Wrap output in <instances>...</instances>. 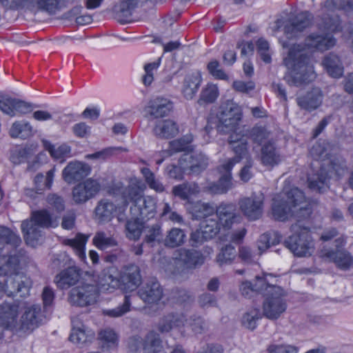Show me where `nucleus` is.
<instances>
[{
  "label": "nucleus",
  "instance_id": "obj_57",
  "mask_svg": "<svg viewBox=\"0 0 353 353\" xmlns=\"http://www.w3.org/2000/svg\"><path fill=\"white\" fill-rule=\"evenodd\" d=\"M270 132L265 128L256 126L254 127L250 132V137L252 140L258 144H265L268 143L270 139Z\"/></svg>",
  "mask_w": 353,
  "mask_h": 353
},
{
  "label": "nucleus",
  "instance_id": "obj_6",
  "mask_svg": "<svg viewBox=\"0 0 353 353\" xmlns=\"http://www.w3.org/2000/svg\"><path fill=\"white\" fill-rule=\"evenodd\" d=\"M21 238L9 228L0 226V274L12 272L19 265L17 248Z\"/></svg>",
  "mask_w": 353,
  "mask_h": 353
},
{
  "label": "nucleus",
  "instance_id": "obj_45",
  "mask_svg": "<svg viewBox=\"0 0 353 353\" xmlns=\"http://www.w3.org/2000/svg\"><path fill=\"white\" fill-rule=\"evenodd\" d=\"M185 234L180 228H173L168 232L165 239V245L170 248H176L183 245L185 242Z\"/></svg>",
  "mask_w": 353,
  "mask_h": 353
},
{
  "label": "nucleus",
  "instance_id": "obj_28",
  "mask_svg": "<svg viewBox=\"0 0 353 353\" xmlns=\"http://www.w3.org/2000/svg\"><path fill=\"white\" fill-rule=\"evenodd\" d=\"M260 160L263 165L270 168L281 163L283 157L274 141H269L263 145Z\"/></svg>",
  "mask_w": 353,
  "mask_h": 353
},
{
  "label": "nucleus",
  "instance_id": "obj_31",
  "mask_svg": "<svg viewBox=\"0 0 353 353\" xmlns=\"http://www.w3.org/2000/svg\"><path fill=\"white\" fill-rule=\"evenodd\" d=\"M274 279L272 274H264L262 276H256L255 283L244 281L240 285V291L243 296L250 297L255 292L264 293L265 287L270 284L271 279Z\"/></svg>",
  "mask_w": 353,
  "mask_h": 353
},
{
  "label": "nucleus",
  "instance_id": "obj_58",
  "mask_svg": "<svg viewBox=\"0 0 353 353\" xmlns=\"http://www.w3.org/2000/svg\"><path fill=\"white\" fill-rule=\"evenodd\" d=\"M141 172L146 183L151 189L157 192H162L164 191L163 185L155 178L154 174L148 168H143L141 170Z\"/></svg>",
  "mask_w": 353,
  "mask_h": 353
},
{
  "label": "nucleus",
  "instance_id": "obj_1",
  "mask_svg": "<svg viewBox=\"0 0 353 353\" xmlns=\"http://www.w3.org/2000/svg\"><path fill=\"white\" fill-rule=\"evenodd\" d=\"M272 214L275 219L281 221L292 216L298 219L297 223L291 227L292 234L285 241L286 248L294 255L306 257L314 252V241L310 230L301 223V219L311 214L310 204L301 190L293 188L276 195L273 199Z\"/></svg>",
  "mask_w": 353,
  "mask_h": 353
},
{
  "label": "nucleus",
  "instance_id": "obj_48",
  "mask_svg": "<svg viewBox=\"0 0 353 353\" xmlns=\"http://www.w3.org/2000/svg\"><path fill=\"white\" fill-rule=\"evenodd\" d=\"M32 133V127L30 123L27 121L14 122L10 130V136L14 138H26L30 136Z\"/></svg>",
  "mask_w": 353,
  "mask_h": 353
},
{
  "label": "nucleus",
  "instance_id": "obj_27",
  "mask_svg": "<svg viewBox=\"0 0 353 353\" xmlns=\"http://www.w3.org/2000/svg\"><path fill=\"white\" fill-rule=\"evenodd\" d=\"M217 221L222 229L229 230L239 216L236 206L232 203H221L216 209Z\"/></svg>",
  "mask_w": 353,
  "mask_h": 353
},
{
  "label": "nucleus",
  "instance_id": "obj_36",
  "mask_svg": "<svg viewBox=\"0 0 353 353\" xmlns=\"http://www.w3.org/2000/svg\"><path fill=\"white\" fill-rule=\"evenodd\" d=\"M192 141L191 135L185 137L183 139H176L170 143V148L168 150H164L159 153L161 158L157 159L156 162L157 164H161L164 158L171 156L174 152L188 150L191 149L190 143Z\"/></svg>",
  "mask_w": 353,
  "mask_h": 353
},
{
  "label": "nucleus",
  "instance_id": "obj_5",
  "mask_svg": "<svg viewBox=\"0 0 353 353\" xmlns=\"http://www.w3.org/2000/svg\"><path fill=\"white\" fill-rule=\"evenodd\" d=\"M144 184L137 178H132L128 186L117 183L112 187V194L121 196L126 201V208L129 202L132 203L130 214L133 218L146 221L154 217L157 212L155 199L150 196H143Z\"/></svg>",
  "mask_w": 353,
  "mask_h": 353
},
{
  "label": "nucleus",
  "instance_id": "obj_52",
  "mask_svg": "<svg viewBox=\"0 0 353 353\" xmlns=\"http://www.w3.org/2000/svg\"><path fill=\"white\" fill-rule=\"evenodd\" d=\"M161 62V59L159 58L156 61L148 63L144 65V74L142 76V82L146 85H150L154 81V76Z\"/></svg>",
  "mask_w": 353,
  "mask_h": 353
},
{
  "label": "nucleus",
  "instance_id": "obj_4",
  "mask_svg": "<svg viewBox=\"0 0 353 353\" xmlns=\"http://www.w3.org/2000/svg\"><path fill=\"white\" fill-rule=\"evenodd\" d=\"M332 145L325 141L320 140L315 143L310 150L312 158L322 161L320 172L308 177V187L314 191L323 192L328 187V179L340 178L346 169L344 161L332 155Z\"/></svg>",
  "mask_w": 353,
  "mask_h": 353
},
{
  "label": "nucleus",
  "instance_id": "obj_10",
  "mask_svg": "<svg viewBox=\"0 0 353 353\" xmlns=\"http://www.w3.org/2000/svg\"><path fill=\"white\" fill-rule=\"evenodd\" d=\"M17 269L10 273L8 277L0 279V300L5 296H13L19 294L20 296H26L29 294L32 282L27 276L17 273Z\"/></svg>",
  "mask_w": 353,
  "mask_h": 353
},
{
  "label": "nucleus",
  "instance_id": "obj_63",
  "mask_svg": "<svg viewBox=\"0 0 353 353\" xmlns=\"http://www.w3.org/2000/svg\"><path fill=\"white\" fill-rule=\"evenodd\" d=\"M256 46L258 52L262 60L266 63H270L271 56L269 52L270 46L268 42L263 39H259L257 41Z\"/></svg>",
  "mask_w": 353,
  "mask_h": 353
},
{
  "label": "nucleus",
  "instance_id": "obj_11",
  "mask_svg": "<svg viewBox=\"0 0 353 353\" xmlns=\"http://www.w3.org/2000/svg\"><path fill=\"white\" fill-rule=\"evenodd\" d=\"M340 8L347 11L353 9V1L347 0L346 3H343L338 6L333 0H327L322 8L323 17L319 23L320 28L332 33L342 30L339 16L334 14V12Z\"/></svg>",
  "mask_w": 353,
  "mask_h": 353
},
{
  "label": "nucleus",
  "instance_id": "obj_43",
  "mask_svg": "<svg viewBox=\"0 0 353 353\" xmlns=\"http://www.w3.org/2000/svg\"><path fill=\"white\" fill-rule=\"evenodd\" d=\"M55 171V168H53L48 171L46 176L41 173L37 174L34 178V185L37 193L41 194L43 190L50 189L52 187Z\"/></svg>",
  "mask_w": 353,
  "mask_h": 353
},
{
  "label": "nucleus",
  "instance_id": "obj_12",
  "mask_svg": "<svg viewBox=\"0 0 353 353\" xmlns=\"http://www.w3.org/2000/svg\"><path fill=\"white\" fill-rule=\"evenodd\" d=\"M115 196V194H114ZM119 196V195H116ZM121 203L114 205V203L107 199L100 200L95 208V216L101 223L110 221L114 215H117L118 219L121 220V216L126 210V201L121 196Z\"/></svg>",
  "mask_w": 353,
  "mask_h": 353
},
{
  "label": "nucleus",
  "instance_id": "obj_41",
  "mask_svg": "<svg viewBox=\"0 0 353 353\" xmlns=\"http://www.w3.org/2000/svg\"><path fill=\"white\" fill-rule=\"evenodd\" d=\"M154 134L163 138H170L176 135L178 128L176 123L170 119L159 121L154 128Z\"/></svg>",
  "mask_w": 353,
  "mask_h": 353
},
{
  "label": "nucleus",
  "instance_id": "obj_59",
  "mask_svg": "<svg viewBox=\"0 0 353 353\" xmlns=\"http://www.w3.org/2000/svg\"><path fill=\"white\" fill-rule=\"evenodd\" d=\"M161 216L166 220L174 223L181 224L183 222V216L177 212L172 210L168 203H164Z\"/></svg>",
  "mask_w": 353,
  "mask_h": 353
},
{
  "label": "nucleus",
  "instance_id": "obj_49",
  "mask_svg": "<svg viewBox=\"0 0 353 353\" xmlns=\"http://www.w3.org/2000/svg\"><path fill=\"white\" fill-rule=\"evenodd\" d=\"M214 208L209 203L197 202L192 208L191 213L196 219H209L213 215Z\"/></svg>",
  "mask_w": 353,
  "mask_h": 353
},
{
  "label": "nucleus",
  "instance_id": "obj_3",
  "mask_svg": "<svg viewBox=\"0 0 353 353\" xmlns=\"http://www.w3.org/2000/svg\"><path fill=\"white\" fill-rule=\"evenodd\" d=\"M218 123L216 125L217 130L224 133H230L229 143L231 145L236 157L229 160L226 163L221 165L219 172L224 171L219 185H213L212 190L215 192H224L230 186V170L232 165L239 160V157H244L248 154V137L245 130L240 125L239 121L241 114L239 107L232 101L223 103L216 114Z\"/></svg>",
  "mask_w": 353,
  "mask_h": 353
},
{
  "label": "nucleus",
  "instance_id": "obj_61",
  "mask_svg": "<svg viewBox=\"0 0 353 353\" xmlns=\"http://www.w3.org/2000/svg\"><path fill=\"white\" fill-rule=\"evenodd\" d=\"M190 326L196 334L202 333L207 329V324L200 316H194L190 320L188 319L186 326Z\"/></svg>",
  "mask_w": 353,
  "mask_h": 353
},
{
  "label": "nucleus",
  "instance_id": "obj_32",
  "mask_svg": "<svg viewBox=\"0 0 353 353\" xmlns=\"http://www.w3.org/2000/svg\"><path fill=\"white\" fill-rule=\"evenodd\" d=\"M139 297L148 304L157 303L163 296V290L159 282L151 281L138 292Z\"/></svg>",
  "mask_w": 353,
  "mask_h": 353
},
{
  "label": "nucleus",
  "instance_id": "obj_21",
  "mask_svg": "<svg viewBox=\"0 0 353 353\" xmlns=\"http://www.w3.org/2000/svg\"><path fill=\"white\" fill-rule=\"evenodd\" d=\"M90 165L80 161H72L63 170L62 177L68 183L79 181L90 174Z\"/></svg>",
  "mask_w": 353,
  "mask_h": 353
},
{
  "label": "nucleus",
  "instance_id": "obj_46",
  "mask_svg": "<svg viewBox=\"0 0 353 353\" xmlns=\"http://www.w3.org/2000/svg\"><path fill=\"white\" fill-rule=\"evenodd\" d=\"M43 144L45 149L48 151L50 155L54 159H61L68 157L71 152L70 147L67 144L55 145L47 140H43Z\"/></svg>",
  "mask_w": 353,
  "mask_h": 353
},
{
  "label": "nucleus",
  "instance_id": "obj_50",
  "mask_svg": "<svg viewBox=\"0 0 353 353\" xmlns=\"http://www.w3.org/2000/svg\"><path fill=\"white\" fill-rule=\"evenodd\" d=\"M92 243L98 249L103 250L115 246L117 241L112 236L108 235L104 232H97L92 239Z\"/></svg>",
  "mask_w": 353,
  "mask_h": 353
},
{
  "label": "nucleus",
  "instance_id": "obj_62",
  "mask_svg": "<svg viewBox=\"0 0 353 353\" xmlns=\"http://www.w3.org/2000/svg\"><path fill=\"white\" fill-rule=\"evenodd\" d=\"M48 205L57 213L61 212L65 209L64 201L60 196L56 194H50L46 198Z\"/></svg>",
  "mask_w": 353,
  "mask_h": 353
},
{
  "label": "nucleus",
  "instance_id": "obj_19",
  "mask_svg": "<svg viewBox=\"0 0 353 353\" xmlns=\"http://www.w3.org/2000/svg\"><path fill=\"white\" fill-rule=\"evenodd\" d=\"M187 323L188 319L183 312H171L160 319L157 324V329L162 334L174 330L182 332Z\"/></svg>",
  "mask_w": 353,
  "mask_h": 353
},
{
  "label": "nucleus",
  "instance_id": "obj_29",
  "mask_svg": "<svg viewBox=\"0 0 353 353\" xmlns=\"http://www.w3.org/2000/svg\"><path fill=\"white\" fill-rule=\"evenodd\" d=\"M174 259L176 263L182 264L187 268L201 265L204 262V257L199 252L183 248L176 251Z\"/></svg>",
  "mask_w": 353,
  "mask_h": 353
},
{
  "label": "nucleus",
  "instance_id": "obj_37",
  "mask_svg": "<svg viewBox=\"0 0 353 353\" xmlns=\"http://www.w3.org/2000/svg\"><path fill=\"white\" fill-rule=\"evenodd\" d=\"M143 353H165L159 334L151 331L145 336L143 343Z\"/></svg>",
  "mask_w": 353,
  "mask_h": 353
},
{
  "label": "nucleus",
  "instance_id": "obj_64",
  "mask_svg": "<svg viewBox=\"0 0 353 353\" xmlns=\"http://www.w3.org/2000/svg\"><path fill=\"white\" fill-rule=\"evenodd\" d=\"M15 116L23 115L30 113L35 108V105L30 103H27L20 100H15L14 105Z\"/></svg>",
  "mask_w": 353,
  "mask_h": 353
},
{
  "label": "nucleus",
  "instance_id": "obj_55",
  "mask_svg": "<svg viewBox=\"0 0 353 353\" xmlns=\"http://www.w3.org/2000/svg\"><path fill=\"white\" fill-rule=\"evenodd\" d=\"M262 314L260 310L256 308L251 309L246 312L242 317L243 325L250 330H254L256 327L257 321L261 319Z\"/></svg>",
  "mask_w": 353,
  "mask_h": 353
},
{
  "label": "nucleus",
  "instance_id": "obj_18",
  "mask_svg": "<svg viewBox=\"0 0 353 353\" xmlns=\"http://www.w3.org/2000/svg\"><path fill=\"white\" fill-rule=\"evenodd\" d=\"M63 0H13L17 7L26 8L32 12L43 11L54 14L59 10Z\"/></svg>",
  "mask_w": 353,
  "mask_h": 353
},
{
  "label": "nucleus",
  "instance_id": "obj_60",
  "mask_svg": "<svg viewBox=\"0 0 353 353\" xmlns=\"http://www.w3.org/2000/svg\"><path fill=\"white\" fill-rule=\"evenodd\" d=\"M207 69L209 73L216 79L227 80L228 79L227 74L221 68L220 63L216 59H213L208 63Z\"/></svg>",
  "mask_w": 353,
  "mask_h": 353
},
{
  "label": "nucleus",
  "instance_id": "obj_24",
  "mask_svg": "<svg viewBox=\"0 0 353 353\" xmlns=\"http://www.w3.org/2000/svg\"><path fill=\"white\" fill-rule=\"evenodd\" d=\"M121 286L125 291L136 290L141 283L139 268L136 265H130L124 268L119 277Z\"/></svg>",
  "mask_w": 353,
  "mask_h": 353
},
{
  "label": "nucleus",
  "instance_id": "obj_20",
  "mask_svg": "<svg viewBox=\"0 0 353 353\" xmlns=\"http://www.w3.org/2000/svg\"><path fill=\"white\" fill-rule=\"evenodd\" d=\"M94 285L97 286L99 291L112 292L120 288L121 281L118 278L117 270L114 267H109L103 269L94 279Z\"/></svg>",
  "mask_w": 353,
  "mask_h": 353
},
{
  "label": "nucleus",
  "instance_id": "obj_25",
  "mask_svg": "<svg viewBox=\"0 0 353 353\" xmlns=\"http://www.w3.org/2000/svg\"><path fill=\"white\" fill-rule=\"evenodd\" d=\"M236 157V154H235V157L234 158H230V159H228L227 160H225V161H223V163H221L216 168V172L219 174V181L217 183H212L211 184H210L208 187V190L212 193V194H224V193H226L231 188H232V173H230V176H231V178H230V188L224 192H213L212 190V187L213 185H219L220 183V180H221V176H223V174H224V171L223 172H219V168L221 166V165L224 164V163H226L230 159H234ZM245 159L247 160V165H245L241 170V172H240V177H241V179L242 181H243L244 182H247L253 176L252 174V172H251V168L253 165V161L252 159H251L250 154H249V152L248 151V154L246 156H245L244 157H241V159L239 158V160L238 161H236L233 165L232 168L234 167V165L239 163L241 159ZM232 169V168H231ZM232 170H230V172H231Z\"/></svg>",
  "mask_w": 353,
  "mask_h": 353
},
{
  "label": "nucleus",
  "instance_id": "obj_56",
  "mask_svg": "<svg viewBox=\"0 0 353 353\" xmlns=\"http://www.w3.org/2000/svg\"><path fill=\"white\" fill-rule=\"evenodd\" d=\"M130 296H125L122 305L113 309L104 310L103 313L104 315L112 318H118L128 312L130 310Z\"/></svg>",
  "mask_w": 353,
  "mask_h": 353
},
{
  "label": "nucleus",
  "instance_id": "obj_16",
  "mask_svg": "<svg viewBox=\"0 0 353 353\" xmlns=\"http://www.w3.org/2000/svg\"><path fill=\"white\" fill-rule=\"evenodd\" d=\"M312 16L309 12H302L290 17L284 24V33L287 39L296 38L301 32L312 24Z\"/></svg>",
  "mask_w": 353,
  "mask_h": 353
},
{
  "label": "nucleus",
  "instance_id": "obj_42",
  "mask_svg": "<svg viewBox=\"0 0 353 353\" xmlns=\"http://www.w3.org/2000/svg\"><path fill=\"white\" fill-rule=\"evenodd\" d=\"M219 96V90L216 84L213 83H208L202 89L199 103H212Z\"/></svg>",
  "mask_w": 353,
  "mask_h": 353
},
{
  "label": "nucleus",
  "instance_id": "obj_8",
  "mask_svg": "<svg viewBox=\"0 0 353 353\" xmlns=\"http://www.w3.org/2000/svg\"><path fill=\"white\" fill-rule=\"evenodd\" d=\"M263 314L270 320L277 319L287 309L282 288L273 284L268 285L263 293Z\"/></svg>",
  "mask_w": 353,
  "mask_h": 353
},
{
  "label": "nucleus",
  "instance_id": "obj_33",
  "mask_svg": "<svg viewBox=\"0 0 353 353\" xmlns=\"http://www.w3.org/2000/svg\"><path fill=\"white\" fill-rule=\"evenodd\" d=\"M73 325L70 339L72 342L77 344H83L91 341L94 334L92 330L85 327L78 318L72 319Z\"/></svg>",
  "mask_w": 353,
  "mask_h": 353
},
{
  "label": "nucleus",
  "instance_id": "obj_51",
  "mask_svg": "<svg viewBox=\"0 0 353 353\" xmlns=\"http://www.w3.org/2000/svg\"><path fill=\"white\" fill-rule=\"evenodd\" d=\"M99 339L102 343L103 348H114L118 345V336L110 328H105L99 334Z\"/></svg>",
  "mask_w": 353,
  "mask_h": 353
},
{
  "label": "nucleus",
  "instance_id": "obj_53",
  "mask_svg": "<svg viewBox=\"0 0 353 353\" xmlns=\"http://www.w3.org/2000/svg\"><path fill=\"white\" fill-rule=\"evenodd\" d=\"M133 220H130L127 222L125 225L126 236L130 240H137L139 239L142 230L143 222L141 219L133 218Z\"/></svg>",
  "mask_w": 353,
  "mask_h": 353
},
{
  "label": "nucleus",
  "instance_id": "obj_54",
  "mask_svg": "<svg viewBox=\"0 0 353 353\" xmlns=\"http://www.w3.org/2000/svg\"><path fill=\"white\" fill-rule=\"evenodd\" d=\"M200 228L210 239L214 237L222 229L217 220L213 218L205 219L200 223Z\"/></svg>",
  "mask_w": 353,
  "mask_h": 353
},
{
  "label": "nucleus",
  "instance_id": "obj_38",
  "mask_svg": "<svg viewBox=\"0 0 353 353\" xmlns=\"http://www.w3.org/2000/svg\"><path fill=\"white\" fill-rule=\"evenodd\" d=\"M88 239L89 236L79 233L74 238L64 239L63 243L71 247L79 259L85 262L86 259L85 245Z\"/></svg>",
  "mask_w": 353,
  "mask_h": 353
},
{
  "label": "nucleus",
  "instance_id": "obj_17",
  "mask_svg": "<svg viewBox=\"0 0 353 353\" xmlns=\"http://www.w3.org/2000/svg\"><path fill=\"white\" fill-rule=\"evenodd\" d=\"M179 164L184 172L188 174H199L209 165L208 157L202 152L185 153L179 159Z\"/></svg>",
  "mask_w": 353,
  "mask_h": 353
},
{
  "label": "nucleus",
  "instance_id": "obj_9",
  "mask_svg": "<svg viewBox=\"0 0 353 353\" xmlns=\"http://www.w3.org/2000/svg\"><path fill=\"white\" fill-rule=\"evenodd\" d=\"M99 297V290L90 279H85L71 289L68 301L72 305L86 307L95 304Z\"/></svg>",
  "mask_w": 353,
  "mask_h": 353
},
{
  "label": "nucleus",
  "instance_id": "obj_23",
  "mask_svg": "<svg viewBox=\"0 0 353 353\" xmlns=\"http://www.w3.org/2000/svg\"><path fill=\"white\" fill-rule=\"evenodd\" d=\"M121 286L125 291L136 290L141 283L139 268L136 265H130L124 268L119 277Z\"/></svg>",
  "mask_w": 353,
  "mask_h": 353
},
{
  "label": "nucleus",
  "instance_id": "obj_14",
  "mask_svg": "<svg viewBox=\"0 0 353 353\" xmlns=\"http://www.w3.org/2000/svg\"><path fill=\"white\" fill-rule=\"evenodd\" d=\"M264 199L265 196L261 192L252 194L239 201V208L249 220H257L263 214Z\"/></svg>",
  "mask_w": 353,
  "mask_h": 353
},
{
  "label": "nucleus",
  "instance_id": "obj_2",
  "mask_svg": "<svg viewBox=\"0 0 353 353\" xmlns=\"http://www.w3.org/2000/svg\"><path fill=\"white\" fill-rule=\"evenodd\" d=\"M283 52V64L290 71L288 82L300 86L308 83L316 78L313 65L305 51L324 52L334 48L336 39L330 33L321 31L312 32L307 35L303 44L291 43L289 41H280Z\"/></svg>",
  "mask_w": 353,
  "mask_h": 353
},
{
  "label": "nucleus",
  "instance_id": "obj_39",
  "mask_svg": "<svg viewBox=\"0 0 353 353\" xmlns=\"http://www.w3.org/2000/svg\"><path fill=\"white\" fill-rule=\"evenodd\" d=\"M323 65L327 73L334 78H339L343 73V67L339 57L334 54L330 53L323 60Z\"/></svg>",
  "mask_w": 353,
  "mask_h": 353
},
{
  "label": "nucleus",
  "instance_id": "obj_35",
  "mask_svg": "<svg viewBox=\"0 0 353 353\" xmlns=\"http://www.w3.org/2000/svg\"><path fill=\"white\" fill-rule=\"evenodd\" d=\"M172 109L171 101L163 97H157L149 102L148 113L154 118L167 116Z\"/></svg>",
  "mask_w": 353,
  "mask_h": 353
},
{
  "label": "nucleus",
  "instance_id": "obj_13",
  "mask_svg": "<svg viewBox=\"0 0 353 353\" xmlns=\"http://www.w3.org/2000/svg\"><path fill=\"white\" fill-rule=\"evenodd\" d=\"M319 256L325 261L332 262L343 270H349L353 265V257L347 250L336 248L335 249L323 247L319 251Z\"/></svg>",
  "mask_w": 353,
  "mask_h": 353
},
{
  "label": "nucleus",
  "instance_id": "obj_30",
  "mask_svg": "<svg viewBox=\"0 0 353 353\" xmlns=\"http://www.w3.org/2000/svg\"><path fill=\"white\" fill-rule=\"evenodd\" d=\"M202 74L199 70L188 72L184 77L181 92L186 99H192L197 93L202 82Z\"/></svg>",
  "mask_w": 353,
  "mask_h": 353
},
{
  "label": "nucleus",
  "instance_id": "obj_40",
  "mask_svg": "<svg viewBox=\"0 0 353 353\" xmlns=\"http://www.w3.org/2000/svg\"><path fill=\"white\" fill-rule=\"evenodd\" d=\"M200 192L199 185L195 183H184L175 185L172 188V194L183 200H188Z\"/></svg>",
  "mask_w": 353,
  "mask_h": 353
},
{
  "label": "nucleus",
  "instance_id": "obj_44",
  "mask_svg": "<svg viewBox=\"0 0 353 353\" xmlns=\"http://www.w3.org/2000/svg\"><path fill=\"white\" fill-rule=\"evenodd\" d=\"M236 251L232 245H226L223 247L216 256V262L219 266L231 264L235 259Z\"/></svg>",
  "mask_w": 353,
  "mask_h": 353
},
{
  "label": "nucleus",
  "instance_id": "obj_47",
  "mask_svg": "<svg viewBox=\"0 0 353 353\" xmlns=\"http://www.w3.org/2000/svg\"><path fill=\"white\" fill-rule=\"evenodd\" d=\"M281 239V235L276 232L261 235L257 241V247L260 254L268 249L272 245L279 243Z\"/></svg>",
  "mask_w": 353,
  "mask_h": 353
},
{
  "label": "nucleus",
  "instance_id": "obj_34",
  "mask_svg": "<svg viewBox=\"0 0 353 353\" xmlns=\"http://www.w3.org/2000/svg\"><path fill=\"white\" fill-rule=\"evenodd\" d=\"M79 270L72 266L69 267L57 274L54 278V282L59 288L65 290L75 285L79 281Z\"/></svg>",
  "mask_w": 353,
  "mask_h": 353
},
{
  "label": "nucleus",
  "instance_id": "obj_7",
  "mask_svg": "<svg viewBox=\"0 0 353 353\" xmlns=\"http://www.w3.org/2000/svg\"><path fill=\"white\" fill-rule=\"evenodd\" d=\"M59 217L51 215L46 210L34 212L30 220L21 223V230L27 244L35 246L41 236L39 228H55L58 225Z\"/></svg>",
  "mask_w": 353,
  "mask_h": 353
},
{
  "label": "nucleus",
  "instance_id": "obj_22",
  "mask_svg": "<svg viewBox=\"0 0 353 353\" xmlns=\"http://www.w3.org/2000/svg\"><path fill=\"white\" fill-rule=\"evenodd\" d=\"M41 321V307L39 305H33L27 307L21 316L18 330L32 331L39 325Z\"/></svg>",
  "mask_w": 353,
  "mask_h": 353
},
{
  "label": "nucleus",
  "instance_id": "obj_26",
  "mask_svg": "<svg viewBox=\"0 0 353 353\" xmlns=\"http://www.w3.org/2000/svg\"><path fill=\"white\" fill-rule=\"evenodd\" d=\"M323 99V94L319 88H314L304 95L296 98L297 105L303 110L312 112L319 108Z\"/></svg>",
  "mask_w": 353,
  "mask_h": 353
},
{
  "label": "nucleus",
  "instance_id": "obj_15",
  "mask_svg": "<svg viewBox=\"0 0 353 353\" xmlns=\"http://www.w3.org/2000/svg\"><path fill=\"white\" fill-rule=\"evenodd\" d=\"M101 188V183L97 179L88 178L73 188L72 199L77 204L84 203L95 196Z\"/></svg>",
  "mask_w": 353,
  "mask_h": 353
}]
</instances>
